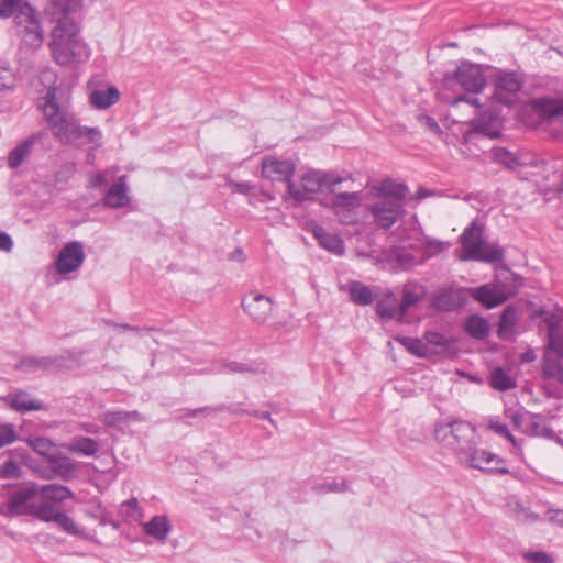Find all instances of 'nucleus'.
I'll list each match as a JSON object with an SVG mask.
<instances>
[{
	"label": "nucleus",
	"instance_id": "11",
	"mask_svg": "<svg viewBox=\"0 0 563 563\" xmlns=\"http://www.w3.org/2000/svg\"><path fill=\"white\" fill-rule=\"evenodd\" d=\"M85 257L86 255L81 242H68L59 251L55 261V269L62 275L73 273L82 265Z\"/></svg>",
	"mask_w": 563,
	"mask_h": 563
},
{
	"label": "nucleus",
	"instance_id": "27",
	"mask_svg": "<svg viewBox=\"0 0 563 563\" xmlns=\"http://www.w3.org/2000/svg\"><path fill=\"white\" fill-rule=\"evenodd\" d=\"M398 298L394 291L387 290L376 302L375 311L378 317L386 320H393L397 318L399 320L398 312Z\"/></svg>",
	"mask_w": 563,
	"mask_h": 563
},
{
	"label": "nucleus",
	"instance_id": "56",
	"mask_svg": "<svg viewBox=\"0 0 563 563\" xmlns=\"http://www.w3.org/2000/svg\"><path fill=\"white\" fill-rule=\"evenodd\" d=\"M525 558L532 563H553V559L545 552H528Z\"/></svg>",
	"mask_w": 563,
	"mask_h": 563
},
{
	"label": "nucleus",
	"instance_id": "61",
	"mask_svg": "<svg viewBox=\"0 0 563 563\" xmlns=\"http://www.w3.org/2000/svg\"><path fill=\"white\" fill-rule=\"evenodd\" d=\"M12 247L13 241L11 236L5 232L0 231V251L9 252Z\"/></svg>",
	"mask_w": 563,
	"mask_h": 563
},
{
	"label": "nucleus",
	"instance_id": "15",
	"mask_svg": "<svg viewBox=\"0 0 563 563\" xmlns=\"http://www.w3.org/2000/svg\"><path fill=\"white\" fill-rule=\"evenodd\" d=\"M547 327V350L563 357V319L556 313L547 314L543 319Z\"/></svg>",
	"mask_w": 563,
	"mask_h": 563
},
{
	"label": "nucleus",
	"instance_id": "50",
	"mask_svg": "<svg viewBox=\"0 0 563 563\" xmlns=\"http://www.w3.org/2000/svg\"><path fill=\"white\" fill-rule=\"evenodd\" d=\"M22 470L13 460H8L0 466L1 479H16L21 476Z\"/></svg>",
	"mask_w": 563,
	"mask_h": 563
},
{
	"label": "nucleus",
	"instance_id": "58",
	"mask_svg": "<svg viewBox=\"0 0 563 563\" xmlns=\"http://www.w3.org/2000/svg\"><path fill=\"white\" fill-rule=\"evenodd\" d=\"M324 188L329 189L330 191H333V188L343 181V178L333 174V173H324Z\"/></svg>",
	"mask_w": 563,
	"mask_h": 563
},
{
	"label": "nucleus",
	"instance_id": "7",
	"mask_svg": "<svg viewBox=\"0 0 563 563\" xmlns=\"http://www.w3.org/2000/svg\"><path fill=\"white\" fill-rule=\"evenodd\" d=\"M523 84L525 77L521 73L516 70H497L493 97L497 102L510 106L512 97L522 88Z\"/></svg>",
	"mask_w": 563,
	"mask_h": 563
},
{
	"label": "nucleus",
	"instance_id": "2",
	"mask_svg": "<svg viewBox=\"0 0 563 563\" xmlns=\"http://www.w3.org/2000/svg\"><path fill=\"white\" fill-rule=\"evenodd\" d=\"M49 48L54 60L60 66L86 62L90 56L88 45L79 35L74 20L59 21L52 30Z\"/></svg>",
	"mask_w": 563,
	"mask_h": 563
},
{
	"label": "nucleus",
	"instance_id": "31",
	"mask_svg": "<svg viewBox=\"0 0 563 563\" xmlns=\"http://www.w3.org/2000/svg\"><path fill=\"white\" fill-rule=\"evenodd\" d=\"M350 299L358 306H368L374 302L376 296L372 289L361 282L353 280L349 284Z\"/></svg>",
	"mask_w": 563,
	"mask_h": 563
},
{
	"label": "nucleus",
	"instance_id": "51",
	"mask_svg": "<svg viewBox=\"0 0 563 563\" xmlns=\"http://www.w3.org/2000/svg\"><path fill=\"white\" fill-rule=\"evenodd\" d=\"M16 439L18 433L12 423H0V449L12 444Z\"/></svg>",
	"mask_w": 563,
	"mask_h": 563
},
{
	"label": "nucleus",
	"instance_id": "25",
	"mask_svg": "<svg viewBox=\"0 0 563 563\" xmlns=\"http://www.w3.org/2000/svg\"><path fill=\"white\" fill-rule=\"evenodd\" d=\"M120 91L117 87L111 86L103 89H93L89 93V102L99 110H104L113 106L120 100Z\"/></svg>",
	"mask_w": 563,
	"mask_h": 563
},
{
	"label": "nucleus",
	"instance_id": "16",
	"mask_svg": "<svg viewBox=\"0 0 563 563\" xmlns=\"http://www.w3.org/2000/svg\"><path fill=\"white\" fill-rule=\"evenodd\" d=\"M47 136L46 132L38 131L20 142L8 155V166L18 168L33 152L34 146Z\"/></svg>",
	"mask_w": 563,
	"mask_h": 563
},
{
	"label": "nucleus",
	"instance_id": "34",
	"mask_svg": "<svg viewBox=\"0 0 563 563\" xmlns=\"http://www.w3.org/2000/svg\"><path fill=\"white\" fill-rule=\"evenodd\" d=\"M144 530L148 536L165 542L170 531V525L165 516H155L144 525Z\"/></svg>",
	"mask_w": 563,
	"mask_h": 563
},
{
	"label": "nucleus",
	"instance_id": "54",
	"mask_svg": "<svg viewBox=\"0 0 563 563\" xmlns=\"http://www.w3.org/2000/svg\"><path fill=\"white\" fill-rule=\"evenodd\" d=\"M15 86V76L11 68L0 66V90H12Z\"/></svg>",
	"mask_w": 563,
	"mask_h": 563
},
{
	"label": "nucleus",
	"instance_id": "32",
	"mask_svg": "<svg viewBox=\"0 0 563 563\" xmlns=\"http://www.w3.org/2000/svg\"><path fill=\"white\" fill-rule=\"evenodd\" d=\"M464 330L471 338L484 340L489 334V324L485 318L472 314L465 320Z\"/></svg>",
	"mask_w": 563,
	"mask_h": 563
},
{
	"label": "nucleus",
	"instance_id": "42",
	"mask_svg": "<svg viewBox=\"0 0 563 563\" xmlns=\"http://www.w3.org/2000/svg\"><path fill=\"white\" fill-rule=\"evenodd\" d=\"M490 385L493 388L506 391L516 386V380L501 367H497L492 372Z\"/></svg>",
	"mask_w": 563,
	"mask_h": 563
},
{
	"label": "nucleus",
	"instance_id": "10",
	"mask_svg": "<svg viewBox=\"0 0 563 563\" xmlns=\"http://www.w3.org/2000/svg\"><path fill=\"white\" fill-rule=\"evenodd\" d=\"M454 77L457 84L468 92L478 93L486 86L483 67L470 62H462L457 66Z\"/></svg>",
	"mask_w": 563,
	"mask_h": 563
},
{
	"label": "nucleus",
	"instance_id": "55",
	"mask_svg": "<svg viewBox=\"0 0 563 563\" xmlns=\"http://www.w3.org/2000/svg\"><path fill=\"white\" fill-rule=\"evenodd\" d=\"M418 119L420 123H422L432 133L437 135H441L443 133L442 129L440 128L434 118L430 115H420Z\"/></svg>",
	"mask_w": 563,
	"mask_h": 563
},
{
	"label": "nucleus",
	"instance_id": "23",
	"mask_svg": "<svg viewBox=\"0 0 563 563\" xmlns=\"http://www.w3.org/2000/svg\"><path fill=\"white\" fill-rule=\"evenodd\" d=\"M78 8L79 0H51L44 11L51 20L59 24V21L70 20L67 15L77 11Z\"/></svg>",
	"mask_w": 563,
	"mask_h": 563
},
{
	"label": "nucleus",
	"instance_id": "45",
	"mask_svg": "<svg viewBox=\"0 0 563 563\" xmlns=\"http://www.w3.org/2000/svg\"><path fill=\"white\" fill-rule=\"evenodd\" d=\"M137 412H129L122 410L107 411L102 415V422L108 427L120 428L123 423H126L132 416H136Z\"/></svg>",
	"mask_w": 563,
	"mask_h": 563
},
{
	"label": "nucleus",
	"instance_id": "12",
	"mask_svg": "<svg viewBox=\"0 0 563 563\" xmlns=\"http://www.w3.org/2000/svg\"><path fill=\"white\" fill-rule=\"evenodd\" d=\"M476 135L498 137L500 131L497 125V114L494 111H484L471 122V130L464 134V141L470 142Z\"/></svg>",
	"mask_w": 563,
	"mask_h": 563
},
{
	"label": "nucleus",
	"instance_id": "41",
	"mask_svg": "<svg viewBox=\"0 0 563 563\" xmlns=\"http://www.w3.org/2000/svg\"><path fill=\"white\" fill-rule=\"evenodd\" d=\"M423 341L433 351L432 356L444 353L451 346V341L435 331H427L423 335Z\"/></svg>",
	"mask_w": 563,
	"mask_h": 563
},
{
	"label": "nucleus",
	"instance_id": "22",
	"mask_svg": "<svg viewBox=\"0 0 563 563\" xmlns=\"http://www.w3.org/2000/svg\"><path fill=\"white\" fill-rule=\"evenodd\" d=\"M129 202L125 177L121 176L104 195L103 203L109 208L119 209L125 207Z\"/></svg>",
	"mask_w": 563,
	"mask_h": 563
},
{
	"label": "nucleus",
	"instance_id": "44",
	"mask_svg": "<svg viewBox=\"0 0 563 563\" xmlns=\"http://www.w3.org/2000/svg\"><path fill=\"white\" fill-rule=\"evenodd\" d=\"M360 205L356 192H340L333 196L332 207L334 209H355Z\"/></svg>",
	"mask_w": 563,
	"mask_h": 563
},
{
	"label": "nucleus",
	"instance_id": "48",
	"mask_svg": "<svg viewBox=\"0 0 563 563\" xmlns=\"http://www.w3.org/2000/svg\"><path fill=\"white\" fill-rule=\"evenodd\" d=\"M528 420L523 432L529 437H539L541 428L543 426V417L541 415L527 412Z\"/></svg>",
	"mask_w": 563,
	"mask_h": 563
},
{
	"label": "nucleus",
	"instance_id": "53",
	"mask_svg": "<svg viewBox=\"0 0 563 563\" xmlns=\"http://www.w3.org/2000/svg\"><path fill=\"white\" fill-rule=\"evenodd\" d=\"M22 5L21 0H0V18L15 16Z\"/></svg>",
	"mask_w": 563,
	"mask_h": 563
},
{
	"label": "nucleus",
	"instance_id": "33",
	"mask_svg": "<svg viewBox=\"0 0 563 563\" xmlns=\"http://www.w3.org/2000/svg\"><path fill=\"white\" fill-rule=\"evenodd\" d=\"M38 494L48 503H63L74 497L73 492L67 486L59 484L44 485L38 488Z\"/></svg>",
	"mask_w": 563,
	"mask_h": 563
},
{
	"label": "nucleus",
	"instance_id": "36",
	"mask_svg": "<svg viewBox=\"0 0 563 563\" xmlns=\"http://www.w3.org/2000/svg\"><path fill=\"white\" fill-rule=\"evenodd\" d=\"M396 341L400 343L409 353L417 357L427 358L432 356L433 351L429 349L428 344H424L423 339L397 336Z\"/></svg>",
	"mask_w": 563,
	"mask_h": 563
},
{
	"label": "nucleus",
	"instance_id": "21",
	"mask_svg": "<svg viewBox=\"0 0 563 563\" xmlns=\"http://www.w3.org/2000/svg\"><path fill=\"white\" fill-rule=\"evenodd\" d=\"M464 301L461 290L444 288L437 291L432 297V307L440 311H453Z\"/></svg>",
	"mask_w": 563,
	"mask_h": 563
},
{
	"label": "nucleus",
	"instance_id": "30",
	"mask_svg": "<svg viewBox=\"0 0 563 563\" xmlns=\"http://www.w3.org/2000/svg\"><path fill=\"white\" fill-rule=\"evenodd\" d=\"M64 357L63 356H29L24 357L20 361L19 367L26 368L27 371H48L54 367H60L63 365Z\"/></svg>",
	"mask_w": 563,
	"mask_h": 563
},
{
	"label": "nucleus",
	"instance_id": "43",
	"mask_svg": "<svg viewBox=\"0 0 563 563\" xmlns=\"http://www.w3.org/2000/svg\"><path fill=\"white\" fill-rule=\"evenodd\" d=\"M60 510L55 505L44 501L41 504H36L34 508V512L32 514V517H35L42 521L45 522H55L57 516L59 515Z\"/></svg>",
	"mask_w": 563,
	"mask_h": 563
},
{
	"label": "nucleus",
	"instance_id": "28",
	"mask_svg": "<svg viewBox=\"0 0 563 563\" xmlns=\"http://www.w3.org/2000/svg\"><path fill=\"white\" fill-rule=\"evenodd\" d=\"M532 107L545 120H552L563 113V102L551 97L533 99Z\"/></svg>",
	"mask_w": 563,
	"mask_h": 563
},
{
	"label": "nucleus",
	"instance_id": "20",
	"mask_svg": "<svg viewBox=\"0 0 563 563\" xmlns=\"http://www.w3.org/2000/svg\"><path fill=\"white\" fill-rule=\"evenodd\" d=\"M483 242L482 229L475 221L466 227L460 236V243L465 252L462 260H471L479 251Z\"/></svg>",
	"mask_w": 563,
	"mask_h": 563
},
{
	"label": "nucleus",
	"instance_id": "39",
	"mask_svg": "<svg viewBox=\"0 0 563 563\" xmlns=\"http://www.w3.org/2000/svg\"><path fill=\"white\" fill-rule=\"evenodd\" d=\"M504 258V250L498 244L485 243L481 244L479 251L471 260L486 263L501 262Z\"/></svg>",
	"mask_w": 563,
	"mask_h": 563
},
{
	"label": "nucleus",
	"instance_id": "37",
	"mask_svg": "<svg viewBox=\"0 0 563 563\" xmlns=\"http://www.w3.org/2000/svg\"><path fill=\"white\" fill-rule=\"evenodd\" d=\"M520 319V312L514 305H508L503 310L499 322L497 334L499 338H505L516 325Z\"/></svg>",
	"mask_w": 563,
	"mask_h": 563
},
{
	"label": "nucleus",
	"instance_id": "52",
	"mask_svg": "<svg viewBox=\"0 0 563 563\" xmlns=\"http://www.w3.org/2000/svg\"><path fill=\"white\" fill-rule=\"evenodd\" d=\"M120 511L134 521L139 520L143 516L142 509L139 507V501L136 498H131L123 501L121 504Z\"/></svg>",
	"mask_w": 563,
	"mask_h": 563
},
{
	"label": "nucleus",
	"instance_id": "59",
	"mask_svg": "<svg viewBox=\"0 0 563 563\" xmlns=\"http://www.w3.org/2000/svg\"><path fill=\"white\" fill-rule=\"evenodd\" d=\"M527 412L526 411L525 413H521V412H514L511 415V422L512 424L518 428V429H522L523 430V427H526V422L528 420V416H527Z\"/></svg>",
	"mask_w": 563,
	"mask_h": 563
},
{
	"label": "nucleus",
	"instance_id": "6",
	"mask_svg": "<svg viewBox=\"0 0 563 563\" xmlns=\"http://www.w3.org/2000/svg\"><path fill=\"white\" fill-rule=\"evenodd\" d=\"M38 488L34 483H27L12 490L5 504L9 516H32L36 506Z\"/></svg>",
	"mask_w": 563,
	"mask_h": 563
},
{
	"label": "nucleus",
	"instance_id": "57",
	"mask_svg": "<svg viewBox=\"0 0 563 563\" xmlns=\"http://www.w3.org/2000/svg\"><path fill=\"white\" fill-rule=\"evenodd\" d=\"M335 214L344 224H352L356 221V214L353 212V209H335Z\"/></svg>",
	"mask_w": 563,
	"mask_h": 563
},
{
	"label": "nucleus",
	"instance_id": "13",
	"mask_svg": "<svg viewBox=\"0 0 563 563\" xmlns=\"http://www.w3.org/2000/svg\"><path fill=\"white\" fill-rule=\"evenodd\" d=\"M242 307L254 322L263 323L272 312L273 302L264 295L250 292L242 300Z\"/></svg>",
	"mask_w": 563,
	"mask_h": 563
},
{
	"label": "nucleus",
	"instance_id": "24",
	"mask_svg": "<svg viewBox=\"0 0 563 563\" xmlns=\"http://www.w3.org/2000/svg\"><path fill=\"white\" fill-rule=\"evenodd\" d=\"M313 235L321 247L335 255L344 254V242L338 234L330 233L324 228L316 225Z\"/></svg>",
	"mask_w": 563,
	"mask_h": 563
},
{
	"label": "nucleus",
	"instance_id": "26",
	"mask_svg": "<svg viewBox=\"0 0 563 563\" xmlns=\"http://www.w3.org/2000/svg\"><path fill=\"white\" fill-rule=\"evenodd\" d=\"M424 296V289L422 286L417 284H406L402 288V298L398 307L399 320H401L409 308L416 306L422 300Z\"/></svg>",
	"mask_w": 563,
	"mask_h": 563
},
{
	"label": "nucleus",
	"instance_id": "47",
	"mask_svg": "<svg viewBox=\"0 0 563 563\" xmlns=\"http://www.w3.org/2000/svg\"><path fill=\"white\" fill-rule=\"evenodd\" d=\"M27 444L38 454L46 456L47 461L49 456L53 455L52 451L54 450V444L51 440L42 437H36L34 439H29Z\"/></svg>",
	"mask_w": 563,
	"mask_h": 563
},
{
	"label": "nucleus",
	"instance_id": "60",
	"mask_svg": "<svg viewBox=\"0 0 563 563\" xmlns=\"http://www.w3.org/2000/svg\"><path fill=\"white\" fill-rule=\"evenodd\" d=\"M488 429L492 430L493 432H495L496 434L503 437L504 434L507 433V431L509 430L507 424L505 423H501L499 421H489L488 423Z\"/></svg>",
	"mask_w": 563,
	"mask_h": 563
},
{
	"label": "nucleus",
	"instance_id": "14",
	"mask_svg": "<svg viewBox=\"0 0 563 563\" xmlns=\"http://www.w3.org/2000/svg\"><path fill=\"white\" fill-rule=\"evenodd\" d=\"M294 173L295 164L289 159L266 156L262 161V176L271 180L289 183Z\"/></svg>",
	"mask_w": 563,
	"mask_h": 563
},
{
	"label": "nucleus",
	"instance_id": "8",
	"mask_svg": "<svg viewBox=\"0 0 563 563\" xmlns=\"http://www.w3.org/2000/svg\"><path fill=\"white\" fill-rule=\"evenodd\" d=\"M368 210L374 222L383 229H390L404 214L402 203L393 198H380Z\"/></svg>",
	"mask_w": 563,
	"mask_h": 563
},
{
	"label": "nucleus",
	"instance_id": "9",
	"mask_svg": "<svg viewBox=\"0 0 563 563\" xmlns=\"http://www.w3.org/2000/svg\"><path fill=\"white\" fill-rule=\"evenodd\" d=\"M324 189L323 172L311 170L301 177V186L288 183V194L297 202L311 200L313 195Z\"/></svg>",
	"mask_w": 563,
	"mask_h": 563
},
{
	"label": "nucleus",
	"instance_id": "4",
	"mask_svg": "<svg viewBox=\"0 0 563 563\" xmlns=\"http://www.w3.org/2000/svg\"><path fill=\"white\" fill-rule=\"evenodd\" d=\"M15 34L22 44L30 48H38L44 41L43 30L35 10L24 2L14 16Z\"/></svg>",
	"mask_w": 563,
	"mask_h": 563
},
{
	"label": "nucleus",
	"instance_id": "35",
	"mask_svg": "<svg viewBox=\"0 0 563 563\" xmlns=\"http://www.w3.org/2000/svg\"><path fill=\"white\" fill-rule=\"evenodd\" d=\"M549 352L547 350L542 357V375L544 378H553L563 384V365L560 362L562 357H553Z\"/></svg>",
	"mask_w": 563,
	"mask_h": 563
},
{
	"label": "nucleus",
	"instance_id": "17",
	"mask_svg": "<svg viewBox=\"0 0 563 563\" xmlns=\"http://www.w3.org/2000/svg\"><path fill=\"white\" fill-rule=\"evenodd\" d=\"M471 297L486 309H493L506 301V296L492 284L468 289Z\"/></svg>",
	"mask_w": 563,
	"mask_h": 563
},
{
	"label": "nucleus",
	"instance_id": "63",
	"mask_svg": "<svg viewBox=\"0 0 563 563\" xmlns=\"http://www.w3.org/2000/svg\"><path fill=\"white\" fill-rule=\"evenodd\" d=\"M230 187L234 191L240 192V194H244V195H247L253 189V185H251L250 183L231 181L230 183Z\"/></svg>",
	"mask_w": 563,
	"mask_h": 563
},
{
	"label": "nucleus",
	"instance_id": "18",
	"mask_svg": "<svg viewBox=\"0 0 563 563\" xmlns=\"http://www.w3.org/2000/svg\"><path fill=\"white\" fill-rule=\"evenodd\" d=\"M4 401L11 409L20 413L40 411L45 408L41 400L31 398L26 391L20 389L9 393Z\"/></svg>",
	"mask_w": 563,
	"mask_h": 563
},
{
	"label": "nucleus",
	"instance_id": "5",
	"mask_svg": "<svg viewBox=\"0 0 563 563\" xmlns=\"http://www.w3.org/2000/svg\"><path fill=\"white\" fill-rule=\"evenodd\" d=\"M461 465L476 468L489 474H509L510 471L505 466V460L497 454L477 448L473 444L468 450L461 453L457 457Z\"/></svg>",
	"mask_w": 563,
	"mask_h": 563
},
{
	"label": "nucleus",
	"instance_id": "19",
	"mask_svg": "<svg viewBox=\"0 0 563 563\" xmlns=\"http://www.w3.org/2000/svg\"><path fill=\"white\" fill-rule=\"evenodd\" d=\"M492 158L496 163L509 169H515L517 166H537V161L534 157L523 154H514L505 147H494L492 150Z\"/></svg>",
	"mask_w": 563,
	"mask_h": 563
},
{
	"label": "nucleus",
	"instance_id": "1",
	"mask_svg": "<svg viewBox=\"0 0 563 563\" xmlns=\"http://www.w3.org/2000/svg\"><path fill=\"white\" fill-rule=\"evenodd\" d=\"M43 106L44 117L53 135L63 144L76 147L89 146L97 150L101 145L102 132L99 128L81 125L69 110L70 93L59 87L48 88Z\"/></svg>",
	"mask_w": 563,
	"mask_h": 563
},
{
	"label": "nucleus",
	"instance_id": "62",
	"mask_svg": "<svg viewBox=\"0 0 563 563\" xmlns=\"http://www.w3.org/2000/svg\"><path fill=\"white\" fill-rule=\"evenodd\" d=\"M225 405H219L217 407L206 406L201 408H197L198 416L208 417L214 412L224 411Z\"/></svg>",
	"mask_w": 563,
	"mask_h": 563
},
{
	"label": "nucleus",
	"instance_id": "38",
	"mask_svg": "<svg viewBox=\"0 0 563 563\" xmlns=\"http://www.w3.org/2000/svg\"><path fill=\"white\" fill-rule=\"evenodd\" d=\"M68 450L84 456H93L99 451V443L87 437H75L68 445Z\"/></svg>",
	"mask_w": 563,
	"mask_h": 563
},
{
	"label": "nucleus",
	"instance_id": "40",
	"mask_svg": "<svg viewBox=\"0 0 563 563\" xmlns=\"http://www.w3.org/2000/svg\"><path fill=\"white\" fill-rule=\"evenodd\" d=\"M408 188L404 184L395 183L391 179H385L379 187L380 198L397 199L402 203L407 195Z\"/></svg>",
	"mask_w": 563,
	"mask_h": 563
},
{
	"label": "nucleus",
	"instance_id": "49",
	"mask_svg": "<svg viewBox=\"0 0 563 563\" xmlns=\"http://www.w3.org/2000/svg\"><path fill=\"white\" fill-rule=\"evenodd\" d=\"M55 523L69 534L78 536L81 533V530L78 528L75 520L63 511L57 516Z\"/></svg>",
	"mask_w": 563,
	"mask_h": 563
},
{
	"label": "nucleus",
	"instance_id": "64",
	"mask_svg": "<svg viewBox=\"0 0 563 563\" xmlns=\"http://www.w3.org/2000/svg\"><path fill=\"white\" fill-rule=\"evenodd\" d=\"M225 367L230 372H234V373L252 372V369L247 365H245L243 363H239V362H230V363L225 364Z\"/></svg>",
	"mask_w": 563,
	"mask_h": 563
},
{
	"label": "nucleus",
	"instance_id": "3",
	"mask_svg": "<svg viewBox=\"0 0 563 563\" xmlns=\"http://www.w3.org/2000/svg\"><path fill=\"white\" fill-rule=\"evenodd\" d=\"M434 438L444 446L452 449L456 459L478 442L476 428L463 420L438 422L434 428Z\"/></svg>",
	"mask_w": 563,
	"mask_h": 563
},
{
	"label": "nucleus",
	"instance_id": "29",
	"mask_svg": "<svg viewBox=\"0 0 563 563\" xmlns=\"http://www.w3.org/2000/svg\"><path fill=\"white\" fill-rule=\"evenodd\" d=\"M48 465L57 476L65 481L74 477L77 471L76 464L68 456L60 453H54L49 456Z\"/></svg>",
	"mask_w": 563,
	"mask_h": 563
},
{
	"label": "nucleus",
	"instance_id": "46",
	"mask_svg": "<svg viewBox=\"0 0 563 563\" xmlns=\"http://www.w3.org/2000/svg\"><path fill=\"white\" fill-rule=\"evenodd\" d=\"M312 490L316 494H329V493H343L349 490V484L345 481L342 482H323L313 485Z\"/></svg>",
	"mask_w": 563,
	"mask_h": 563
}]
</instances>
